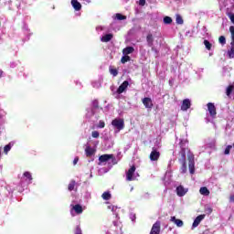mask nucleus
I'll list each match as a JSON object with an SVG mask.
<instances>
[{
  "instance_id": "dca6fc26",
  "label": "nucleus",
  "mask_w": 234,
  "mask_h": 234,
  "mask_svg": "<svg viewBox=\"0 0 234 234\" xmlns=\"http://www.w3.org/2000/svg\"><path fill=\"white\" fill-rule=\"evenodd\" d=\"M85 153H86V156L87 158H90V156L94 155L96 153V150H94V148L90 147V146H87L85 148Z\"/></svg>"
},
{
  "instance_id": "f257e3e1",
  "label": "nucleus",
  "mask_w": 234,
  "mask_h": 234,
  "mask_svg": "<svg viewBox=\"0 0 234 234\" xmlns=\"http://www.w3.org/2000/svg\"><path fill=\"white\" fill-rule=\"evenodd\" d=\"M112 125L115 127V129H118V131H122L125 127V122L123 119H114L112 122Z\"/></svg>"
},
{
  "instance_id": "c85d7f7f",
  "label": "nucleus",
  "mask_w": 234,
  "mask_h": 234,
  "mask_svg": "<svg viewBox=\"0 0 234 234\" xmlns=\"http://www.w3.org/2000/svg\"><path fill=\"white\" fill-rule=\"evenodd\" d=\"M233 90H234L233 85H229V87H227V90H226L227 96H231V92H233Z\"/></svg>"
},
{
  "instance_id": "393cba45",
  "label": "nucleus",
  "mask_w": 234,
  "mask_h": 234,
  "mask_svg": "<svg viewBox=\"0 0 234 234\" xmlns=\"http://www.w3.org/2000/svg\"><path fill=\"white\" fill-rule=\"evenodd\" d=\"M176 23L177 25H184V18H182V16L176 15Z\"/></svg>"
},
{
  "instance_id": "39448f33",
  "label": "nucleus",
  "mask_w": 234,
  "mask_h": 234,
  "mask_svg": "<svg viewBox=\"0 0 234 234\" xmlns=\"http://www.w3.org/2000/svg\"><path fill=\"white\" fill-rule=\"evenodd\" d=\"M207 107L208 109V112L212 118H216L217 116V107H215V104L213 102H208L207 104Z\"/></svg>"
},
{
  "instance_id": "473e14b6",
  "label": "nucleus",
  "mask_w": 234,
  "mask_h": 234,
  "mask_svg": "<svg viewBox=\"0 0 234 234\" xmlns=\"http://www.w3.org/2000/svg\"><path fill=\"white\" fill-rule=\"evenodd\" d=\"M110 73H111L114 78H116V76H118V69L110 68Z\"/></svg>"
},
{
  "instance_id": "2f4dec72",
  "label": "nucleus",
  "mask_w": 234,
  "mask_h": 234,
  "mask_svg": "<svg viewBox=\"0 0 234 234\" xmlns=\"http://www.w3.org/2000/svg\"><path fill=\"white\" fill-rule=\"evenodd\" d=\"M116 18H117L119 21H123V20L127 19V16H123V15L118 13V14H116Z\"/></svg>"
},
{
  "instance_id": "6ab92c4d",
  "label": "nucleus",
  "mask_w": 234,
  "mask_h": 234,
  "mask_svg": "<svg viewBox=\"0 0 234 234\" xmlns=\"http://www.w3.org/2000/svg\"><path fill=\"white\" fill-rule=\"evenodd\" d=\"M113 37L112 34H106L101 37L102 43H109Z\"/></svg>"
},
{
  "instance_id": "0eeeda50",
  "label": "nucleus",
  "mask_w": 234,
  "mask_h": 234,
  "mask_svg": "<svg viewBox=\"0 0 234 234\" xmlns=\"http://www.w3.org/2000/svg\"><path fill=\"white\" fill-rule=\"evenodd\" d=\"M160 230H161V222L160 221H156L151 229V231L149 234H160Z\"/></svg>"
},
{
  "instance_id": "cd10ccee",
  "label": "nucleus",
  "mask_w": 234,
  "mask_h": 234,
  "mask_svg": "<svg viewBox=\"0 0 234 234\" xmlns=\"http://www.w3.org/2000/svg\"><path fill=\"white\" fill-rule=\"evenodd\" d=\"M127 61H131V57H129L128 55H124L123 57H122L121 63L125 64L127 63Z\"/></svg>"
},
{
  "instance_id": "bb28decb",
  "label": "nucleus",
  "mask_w": 234,
  "mask_h": 234,
  "mask_svg": "<svg viewBox=\"0 0 234 234\" xmlns=\"http://www.w3.org/2000/svg\"><path fill=\"white\" fill-rule=\"evenodd\" d=\"M203 43H204L207 50H211V47H213V45L209 42V40L205 39Z\"/></svg>"
},
{
  "instance_id": "5701e85b",
  "label": "nucleus",
  "mask_w": 234,
  "mask_h": 234,
  "mask_svg": "<svg viewBox=\"0 0 234 234\" xmlns=\"http://www.w3.org/2000/svg\"><path fill=\"white\" fill-rule=\"evenodd\" d=\"M180 170L183 175H185V173H187V165L186 161H182V166Z\"/></svg>"
},
{
  "instance_id": "4c0bfd02",
  "label": "nucleus",
  "mask_w": 234,
  "mask_h": 234,
  "mask_svg": "<svg viewBox=\"0 0 234 234\" xmlns=\"http://www.w3.org/2000/svg\"><path fill=\"white\" fill-rule=\"evenodd\" d=\"M231 149H233L232 145H228L224 151V154H229Z\"/></svg>"
},
{
  "instance_id": "423d86ee",
  "label": "nucleus",
  "mask_w": 234,
  "mask_h": 234,
  "mask_svg": "<svg viewBox=\"0 0 234 234\" xmlns=\"http://www.w3.org/2000/svg\"><path fill=\"white\" fill-rule=\"evenodd\" d=\"M179 145L181 147V150L179 152V154L181 156L182 162L186 161V141H180Z\"/></svg>"
},
{
  "instance_id": "4468645a",
  "label": "nucleus",
  "mask_w": 234,
  "mask_h": 234,
  "mask_svg": "<svg viewBox=\"0 0 234 234\" xmlns=\"http://www.w3.org/2000/svg\"><path fill=\"white\" fill-rule=\"evenodd\" d=\"M170 221L174 222V224H176V226H177V228H182V226H184V221H182V219L176 218V217H175V216L170 218Z\"/></svg>"
},
{
  "instance_id": "20e7f679",
  "label": "nucleus",
  "mask_w": 234,
  "mask_h": 234,
  "mask_svg": "<svg viewBox=\"0 0 234 234\" xmlns=\"http://www.w3.org/2000/svg\"><path fill=\"white\" fill-rule=\"evenodd\" d=\"M149 158L152 162H158V160L160 159V152L155 148H153Z\"/></svg>"
},
{
  "instance_id": "a18cd8bd",
  "label": "nucleus",
  "mask_w": 234,
  "mask_h": 234,
  "mask_svg": "<svg viewBox=\"0 0 234 234\" xmlns=\"http://www.w3.org/2000/svg\"><path fill=\"white\" fill-rule=\"evenodd\" d=\"M230 48H234V39L233 38H231Z\"/></svg>"
},
{
  "instance_id": "c9c22d12",
  "label": "nucleus",
  "mask_w": 234,
  "mask_h": 234,
  "mask_svg": "<svg viewBox=\"0 0 234 234\" xmlns=\"http://www.w3.org/2000/svg\"><path fill=\"white\" fill-rule=\"evenodd\" d=\"M74 234H83V230H81V227L77 226L75 228Z\"/></svg>"
},
{
  "instance_id": "37998d69",
  "label": "nucleus",
  "mask_w": 234,
  "mask_h": 234,
  "mask_svg": "<svg viewBox=\"0 0 234 234\" xmlns=\"http://www.w3.org/2000/svg\"><path fill=\"white\" fill-rule=\"evenodd\" d=\"M140 6H145V0H139Z\"/></svg>"
},
{
  "instance_id": "f704fd0d",
  "label": "nucleus",
  "mask_w": 234,
  "mask_h": 234,
  "mask_svg": "<svg viewBox=\"0 0 234 234\" xmlns=\"http://www.w3.org/2000/svg\"><path fill=\"white\" fill-rule=\"evenodd\" d=\"M12 149V145L9 144L4 147V153L8 154V152Z\"/></svg>"
},
{
  "instance_id": "f03ea898",
  "label": "nucleus",
  "mask_w": 234,
  "mask_h": 234,
  "mask_svg": "<svg viewBox=\"0 0 234 234\" xmlns=\"http://www.w3.org/2000/svg\"><path fill=\"white\" fill-rule=\"evenodd\" d=\"M136 172V166L133 165L129 170L126 172V181L133 182L134 180V173Z\"/></svg>"
},
{
  "instance_id": "f8f14e48",
  "label": "nucleus",
  "mask_w": 234,
  "mask_h": 234,
  "mask_svg": "<svg viewBox=\"0 0 234 234\" xmlns=\"http://www.w3.org/2000/svg\"><path fill=\"white\" fill-rule=\"evenodd\" d=\"M204 218H206V215L204 214L197 216L192 224V228H197V226L200 224V222H202V220H204Z\"/></svg>"
},
{
  "instance_id": "79ce46f5",
  "label": "nucleus",
  "mask_w": 234,
  "mask_h": 234,
  "mask_svg": "<svg viewBox=\"0 0 234 234\" xmlns=\"http://www.w3.org/2000/svg\"><path fill=\"white\" fill-rule=\"evenodd\" d=\"M228 16H229L231 23H233V25H234V14L229 13Z\"/></svg>"
},
{
  "instance_id": "a878e982",
  "label": "nucleus",
  "mask_w": 234,
  "mask_h": 234,
  "mask_svg": "<svg viewBox=\"0 0 234 234\" xmlns=\"http://www.w3.org/2000/svg\"><path fill=\"white\" fill-rule=\"evenodd\" d=\"M74 187H76V181L71 180L68 186L69 191H74Z\"/></svg>"
},
{
  "instance_id": "2eb2a0df",
  "label": "nucleus",
  "mask_w": 234,
  "mask_h": 234,
  "mask_svg": "<svg viewBox=\"0 0 234 234\" xmlns=\"http://www.w3.org/2000/svg\"><path fill=\"white\" fill-rule=\"evenodd\" d=\"M146 42L147 46L150 48H153L154 46V37H153V34H148L146 36Z\"/></svg>"
},
{
  "instance_id": "de8ad7c7",
  "label": "nucleus",
  "mask_w": 234,
  "mask_h": 234,
  "mask_svg": "<svg viewBox=\"0 0 234 234\" xmlns=\"http://www.w3.org/2000/svg\"><path fill=\"white\" fill-rule=\"evenodd\" d=\"M229 202H234V195H231V196L229 197Z\"/></svg>"
},
{
  "instance_id": "09e8293b",
  "label": "nucleus",
  "mask_w": 234,
  "mask_h": 234,
  "mask_svg": "<svg viewBox=\"0 0 234 234\" xmlns=\"http://www.w3.org/2000/svg\"><path fill=\"white\" fill-rule=\"evenodd\" d=\"M2 76H3V70L0 69V78H2Z\"/></svg>"
},
{
  "instance_id": "ea45409f",
  "label": "nucleus",
  "mask_w": 234,
  "mask_h": 234,
  "mask_svg": "<svg viewBox=\"0 0 234 234\" xmlns=\"http://www.w3.org/2000/svg\"><path fill=\"white\" fill-rule=\"evenodd\" d=\"M229 32L231 34V39H234V26L229 27Z\"/></svg>"
},
{
  "instance_id": "c756f323",
  "label": "nucleus",
  "mask_w": 234,
  "mask_h": 234,
  "mask_svg": "<svg viewBox=\"0 0 234 234\" xmlns=\"http://www.w3.org/2000/svg\"><path fill=\"white\" fill-rule=\"evenodd\" d=\"M111 192H104L101 195V197L103 198V200H111Z\"/></svg>"
},
{
  "instance_id": "7c9ffc66",
  "label": "nucleus",
  "mask_w": 234,
  "mask_h": 234,
  "mask_svg": "<svg viewBox=\"0 0 234 234\" xmlns=\"http://www.w3.org/2000/svg\"><path fill=\"white\" fill-rule=\"evenodd\" d=\"M164 23L165 25H171V23H173V18H171L170 16H165Z\"/></svg>"
},
{
  "instance_id": "c03bdc74",
  "label": "nucleus",
  "mask_w": 234,
  "mask_h": 234,
  "mask_svg": "<svg viewBox=\"0 0 234 234\" xmlns=\"http://www.w3.org/2000/svg\"><path fill=\"white\" fill-rule=\"evenodd\" d=\"M78 162H80V157H75V159L73 160V165H76Z\"/></svg>"
},
{
  "instance_id": "9d476101",
  "label": "nucleus",
  "mask_w": 234,
  "mask_h": 234,
  "mask_svg": "<svg viewBox=\"0 0 234 234\" xmlns=\"http://www.w3.org/2000/svg\"><path fill=\"white\" fill-rule=\"evenodd\" d=\"M188 189L185 188L184 186L180 185L176 187V194L177 197H185V195L187 193Z\"/></svg>"
},
{
  "instance_id": "f3484780",
  "label": "nucleus",
  "mask_w": 234,
  "mask_h": 234,
  "mask_svg": "<svg viewBox=\"0 0 234 234\" xmlns=\"http://www.w3.org/2000/svg\"><path fill=\"white\" fill-rule=\"evenodd\" d=\"M71 5L77 12H80L81 10V4L78 0H71Z\"/></svg>"
},
{
  "instance_id": "49530a36",
  "label": "nucleus",
  "mask_w": 234,
  "mask_h": 234,
  "mask_svg": "<svg viewBox=\"0 0 234 234\" xmlns=\"http://www.w3.org/2000/svg\"><path fill=\"white\" fill-rule=\"evenodd\" d=\"M207 211L208 212V214H211V213H213V208L208 207V208H207Z\"/></svg>"
},
{
  "instance_id": "6e6552de",
  "label": "nucleus",
  "mask_w": 234,
  "mask_h": 234,
  "mask_svg": "<svg viewBox=\"0 0 234 234\" xmlns=\"http://www.w3.org/2000/svg\"><path fill=\"white\" fill-rule=\"evenodd\" d=\"M127 87H129V81L124 80L117 89V94H123L127 90Z\"/></svg>"
},
{
  "instance_id": "b1692460",
  "label": "nucleus",
  "mask_w": 234,
  "mask_h": 234,
  "mask_svg": "<svg viewBox=\"0 0 234 234\" xmlns=\"http://www.w3.org/2000/svg\"><path fill=\"white\" fill-rule=\"evenodd\" d=\"M227 56L229 59H233L234 58V48H230L229 50L227 52Z\"/></svg>"
},
{
  "instance_id": "ddd939ff",
  "label": "nucleus",
  "mask_w": 234,
  "mask_h": 234,
  "mask_svg": "<svg viewBox=\"0 0 234 234\" xmlns=\"http://www.w3.org/2000/svg\"><path fill=\"white\" fill-rule=\"evenodd\" d=\"M112 158H114V155H113V154H102V155H101V156L99 157V161H100L101 164H103V163H105V162H109V160H111V159H112Z\"/></svg>"
},
{
  "instance_id": "aec40b11",
  "label": "nucleus",
  "mask_w": 234,
  "mask_h": 234,
  "mask_svg": "<svg viewBox=\"0 0 234 234\" xmlns=\"http://www.w3.org/2000/svg\"><path fill=\"white\" fill-rule=\"evenodd\" d=\"M134 52V48L133 47H127L122 50V54L124 56H127L128 54H133Z\"/></svg>"
},
{
  "instance_id": "e433bc0d",
  "label": "nucleus",
  "mask_w": 234,
  "mask_h": 234,
  "mask_svg": "<svg viewBox=\"0 0 234 234\" xmlns=\"http://www.w3.org/2000/svg\"><path fill=\"white\" fill-rule=\"evenodd\" d=\"M92 107L93 109H100V102L98 101V100L92 101Z\"/></svg>"
},
{
  "instance_id": "7ed1b4c3",
  "label": "nucleus",
  "mask_w": 234,
  "mask_h": 234,
  "mask_svg": "<svg viewBox=\"0 0 234 234\" xmlns=\"http://www.w3.org/2000/svg\"><path fill=\"white\" fill-rule=\"evenodd\" d=\"M188 169L190 175H195V155H188Z\"/></svg>"
},
{
  "instance_id": "a19ab883",
  "label": "nucleus",
  "mask_w": 234,
  "mask_h": 234,
  "mask_svg": "<svg viewBox=\"0 0 234 234\" xmlns=\"http://www.w3.org/2000/svg\"><path fill=\"white\" fill-rule=\"evenodd\" d=\"M98 127H99V129H103L105 127V122L100 121Z\"/></svg>"
},
{
  "instance_id": "72a5a7b5",
  "label": "nucleus",
  "mask_w": 234,
  "mask_h": 234,
  "mask_svg": "<svg viewBox=\"0 0 234 234\" xmlns=\"http://www.w3.org/2000/svg\"><path fill=\"white\" fill-rule=\"evenodd\" d=\"M218 43H220V45H226V37L220 36L218 37Z\"/></svg>"
},
{
  "instance_id": "58836bf2",
  "label": "nucleus",
  "mask_w": 234,
  "mask_h": 234,
  "mask_svg": "<svg viewBox=\"0 0 234 234\" xmlns=\"http://www.w3.org/2000/svg\"><path fill=\"white\" fill-rule=\"evenodd\" d=\"M91 136H92V138H100V132H98V131H93V132L91 133Z\"/></svg>"
},
{
  "instance_id": "a211bd4d",
  "label": "nucleus",
  "mask_w": 234,
  "mask_h": 234,
  "mask_svg": "<svg viewBox=\"0 0 234 234\" xmlns=\"http://www.w3.org/2000/svg\"><path fill=\"white\" fill-rule=\"evenodd\" d=\"M73 209L77 215H81V213H83V207H81L80 204L74 205Z\"/></svg>"
},
{
  "instance_id": "1a4fd4ad",
  "label": "nucleus",
  "mask_w": 234,
  "mask_h": 234,
  "mask_svg": "<svg viewBox=\"0 0 234 234\" xmlns=\"http://www.w3.org/2000/svg\"><path fill=\"white\" fill-rule=\"evenodd\" d=\"M142 102L145 109H153V100L151 98L145 97L142 100Z\"/></svg>"
},
{
  "instance_id": "4be33fe9",
  "label": "nucleus",
  "mask_w": 234,
  "mask_h": 234,
  "mask_svg": "<svg viewBox=\"0 0 234 234\" xmlns=\"http://www.w3.org/2000/svg\"><path fill=\"white\" fill-rule=\"evenodd\" d=\"M23 176H25V178H27L26 180H28L29 184L32 183V174H30V172H25L23 174Z\"/></svg>"
},
{
  "instance_id": "9b49d317",
  "label": "nucleus",
  "mask_w": 234,
  "mask_h": 234,
  "mask_svg": "<svg viewBox=\"0 0 234 234\" xmlns=\"http://www.w3.org/2000/svg\"><path fill=\"white\" fill-rule=\"evenodd\" d=\"M188 109H191V101L185 99L181 105V111H187Z\"/></svg>"
},
{
  "instance_id": "412c9836",
  "label": "nucleus",
  "mask_w": 234,
  "mask_h": 234,
  "mask_svg": "<svg viewBox=\"0 0 234 234\" xmlns=\"http://www.w3.org/2000/svg\"><path fill=\"white\" fill-rule=\"evenodd\" d=\"M199 193H200V195H204L205 197H209V189H207V187H206V186H202L199 189Z\"/></svg>"
}]
</instances>
